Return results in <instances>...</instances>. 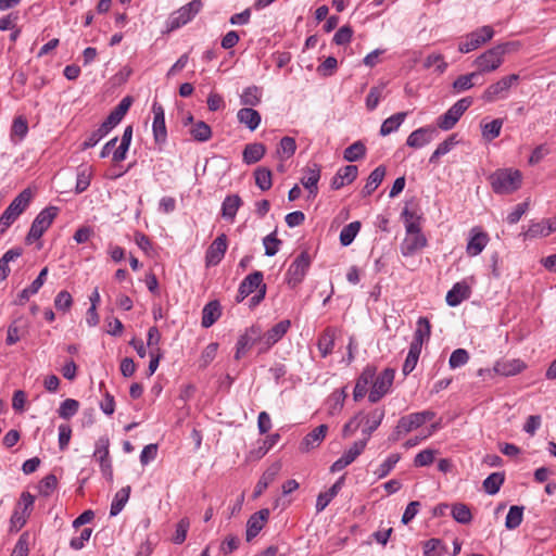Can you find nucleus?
<instances>
[{
    "instance_id": "nucleus-1",
    "label": "nucleus",
    "mask_w": 556,
    "mask_h": 556,
    "mask_svg": "<svg viewBox=\"0 0 556 556\" xmlns=\"http://www.w3.org/2000/svg\"><path fill=\"white\" fill-rule=\"evenodd\" d=\"M489 181L495 193L509 194L521 187L522 174L518 169L502 168L491 174Z\"/></svg>"
},
{
    "instance_id": "nucleus-2",
    "label": "nucleus",
    "mask_w": 556,
    "mask_h": 556,
    "mask_svg": "<svg viewBox=\"0 0 556 556\" xmlns=\"http://www.w3.org/2000/svg\"><path fill=\"white\" fill-rule=\"evenodd\" d=\"M513 46L511 42L497 45L481 53L473 62L477 67L479 76L485 73L496 71L504 62V55L509 51Z\"/></svg>"
},
{
    "instance_id": "nucleus-3",
    "label": "nucleus",
    "mask_w": 556,
    "mask_h": 556,
    "mask_svg": "<svg viewBox=\"0 0 556 556\" xmlns=\"http://www.w3.org/2000/svg\"><path fill=\"white\" fill-rule=\"evenodd\" d=\"M31 198V190L26 188L4 210L0 216V236H2L17 219V217L28 207Z\"/></svg>"
},
{
    "instance_id": "nucleus-4",
    "label": "nucleus",
    "mask_w": 556,
    "mask_h": 556,
    "mask_svg": "<svg viewBox=\"0 0 556 556\" xmlns=\"http://www.w3.org/2000/svg\"><path fill=\"white\" fill-rule=\"evenodd\" d=\"M435 416L432 410H424L412 413L399 419L397 425L393 432V440H399L401 434L408 433L415 429L420 428L427 421H431Z\"/></svg>"
},
{
    "instance_id": "nucleus-5",
    "label": "nucleus",
    "mask_w": 556,
    "mask_h": 556,
    "mask_svg": "<svg viewBox=\"0 0 556 556\" xmlns=\"http://www.w3.org/2000/svg\"><path fill=\"white\" fill-rule=\"evenodd\" d=\"M58 207L48 206L36 216L26 237L27 243H31L42 237L45 231L51 226L54 218L58 216Z\"/></svg>"
},
{
    "instance_id": "nucleus-6",
    "label": "nucleus",
    "mask_w": 556,
    "mask_h": 556,
    "mask_svg": "<svg viewBox=\"0 0 556 556\" xmlns=\"http://www.w3.org/2000/svg\"><path fill=\"white\" fill-rule=\"evenodd\" d=\"M471 104L472 98L470 97L463 98L455 102L444 114L438 118V127L442 130L452 129Z\"/></svg>"
},
{
    "instance_id": "nucleus-7",
    "label": "nucleus",
    "mask_w": 556,
    "mask_h": 556,
    "mask_svg": "<svg viewBox=\"0 0 556 556\" xmlns=\"http://www.w3.org/2000/svg\"><path fill=\"white\" fill-rule=\"evenodd\" d=\"M519 80L518 74H510L502 77L494 84H491L482 93L481 99L484 102L493 103L500 99H505L510 87Z\"/></svg>"
},
{
    "instance_id": "nucleus-8",
    "label": "nucleus",
    "mask_w": 556,
    "mask_h": 556,
    "mask_svg": "<svg viewBox=\"0 0 556 556\" xmlns=\"http://www.w3.org/2000/svg\"><path fill=\"white\" fill-rule=\"evenodd\" d=\"M494 36V30L491 26L485 25L482 26L470 34H468L464 40H462L458 45V50L462 53L471 52L485 42L490 41Z\"/></svg>"
},
{
    "instance_id": "nucleus-9",
    "label": "nucleus",
    "mask_w": 556,
    "mask_h": 556,
    "mask_svg": "<svg viewBox=\"0 0 556 556\" xmlns=\"http://www.w3.org/2000/svg\"><path fill=\"white\" fill-rule=\"evenodd\" d=\"M311 265V256L306 251L301 252L287 270L288 285L295 287L304 279Z\"/></svg>"
},
{
    "instance_id": "nucleus-10",
    "label": "nucleus",
    "mask_w": 556,
    "mask_h": 556,
    "mask_svg": "<svg viewBox=\"0 0 556 556\" xmlns=\"http://www.w3.org/2000/svg\"><path fill=\"white\" fill-rule=\"evenodd\" d=\"M110 439L106 435L96 441L93 457L99 462L102 475L110 481L113 479L112 462L110 459Z\"/></svg>"
},
{
    "instance_id": "nucleus-11",
    "label": "nucleus",
    "mask_w": 556,
    "mask_h": 556,
    "mask_svg": "<svg viewBox=\"0 0 556 556\" xmlns=\"http://www.w3.org/2000/svg\"><path fill=\"white\" fill-rule=\"evenodd\" d=\"M394 376V369L386 368L376 377L375 380H372V388L368 394L369 402L376 403L389 392L393 383Z\"/></svg>"
},
{
    "instance_id": "nucleus-12",
    "label": "nucleus",
    "mask_w": 556,
    "mask_h": 556,
    "mask_svg": "<svg viewBox=\"0 0 556 556\" xmlns=\"http://www.w3.org/2000/svg\"><path fill=\"white\" fill-rule=\"evenodd\" d=\"M202 9L201 0H192L188 4L181 7L169 17V30L179 28L190 22Z\"/></svg>"
},
{
    "instance_id": "nucleus-13",
    "label": "nucleus",
    "mask_w": 556,
    "mask_h": 556,
    "mask_svg": "<svg viewBox=\"0 0 556 556\" xmlns=\"http://www.w3.org/2000/svg\"><path fill=\"white\" fill-rule=\"evenodd\" d=\"M227 251V236L219 235L207 248L205 253V264L207 267L216 266L223 260Z\"/></svg>"
},
{
    "instance_id": "nucleus-14",
    "label": "nucleus",
    "mask_w": 556,
    "mask_h": 556,
    "mask_svg": "<svg viewBox=\"0 0 556 556\" xmlns=\"http://www.w3.org/2000/svg\"><path fill=\"white\" fill-rule=\"evenodd\" d=\"M263 273L255 270L252 274L248 275L240 283L237 301L242 302L247 296H249L254 291H260L262 286H266L263 282Z\"/></svg>"
},
{
    "instance_id": "nucleus-15",
    "label": "nucleus",
    "mask_w": 556,
    "mask_h": 556,
    "mask_svg": "<svg viewBox=\"0 0 556 556\" xmlns=\"http://www.w3.org/2000/svg\"><path fill=\"white\" fill-rule=\"evenodd\" d=\"M152 113H153V137L156 143H164L167 138L166 125H165V113L162 104L159 102H153L152 104Z\"/></svg>"
},
{
    "instance_id": "nucleus-16",
    "label": "nucleus",
    "mask_w": 556,
    "mask_h": 556,
    "mask_svg": "<svg viewBox=\"0 0 556 556\" xmlns=\"http://www.w3.org/2000/svg\"><path fill=\"white\" fill-rule=\"evenodd\" d=\"M270 511L268 508H263L249 518L247 522V541L250 542L253 540L264 528L266 522L268 521Z\"/></svg>"
},
{
    "instance_id": "nucleus-17",
    "label": "nucleus",
    "mask_w": 556,
    "mask_h": 556,
    "mask_svg": "<svg viewBox=\"0 0 556 556\" xmlns=\"http://www.w3.org/2000/svg\"><path fill=\"white\" fill-rule=\"evenodd\" d=\"M291 327V321L289 319H283L273 326L266 333H264V348L260 349V352H265L269 348H271L275 343L280 341L283 336L288 332Z\"/></svg>"
},
{
    "instance_id": "nucleus-18",
    "label": "nucleus",
    "mask_w": 556,
    "mask_h": 556,
    "mask_svg": "<svg viewBox=\"0 0 556 556\" xmlns=\"http://www.w3.org/2000/svg\"><path fill=\"white\" fill-rule=\"evenodd\" d=\"M320 179V166L318 164H312L303 169L301 177V184L308 191L309 197L315 198L318 193V181Z\"/></svg>"
},
{
    "instance_id": "nucleus-19",
    "label": "nucleus",
    "mask_w": 556,
    "mask_h": 556,
    "mask_svg": "<svg viewBox=\"0 0 556 556\" xmlns=\"http://www.w3.org/2000/svg\"><path fill=\"white\" fill-rule=\"evenodd\" d=\"M119 123L116 119H111V115L100 125V127L88 135L81 144L83 150L94 147L102 138H104L114 127Z\"/></svg>"
},
{
    "instance_id": "nucleus-20",
    "label": "nucleus",
    "mask_w": 556,
    "mask_h": 556,
    "mask_svg": "<svg viewBox=\"0 0 556 556\" xmlns=\"http://www.w3.org/2000/svg\"><path fill=\"white\" fill-rule=\"evenodd\" d=\"M328 431L327 425H319L311 432H308L302 440L300 444V450L302 452H309L316 447H318L324 439L326 438Z\"/></svg>"
},
{
    "instance_id": "nucleus-21",
    "label": "nucleus",
    "mask_w": 556,
    "mask_h": 556,
    "mask_svg": "<svg viewBox=\"0 0 556 556\" xmlns=\"http://www.w3.org/2000/svg\"><path fill=\"white\" fill-rule=\"evenodd\" d=\"M281 470V463L276 462L271 464L262 475L258 482L256 483L253 497L257 498L263 492L268 488V485L275 481L276 477L279 475Z\"/></svg>"
},
{
    "instance_id": "nucleus-22",
    "label": "nucleus",
    "mask_w": 556,
    "mask_h": 556,
    "mask_svg": "<svg viewBox=\"0 0 556 556\" xmlns=\"http://www.w3.org/2000/svg\"><path fill=\"white\" fill-rule=\"evenodd\" d=\"M384 418V410L380 408H376L364 416H358V420L364 424L363 433L365 434L364 439L369 440L371 433L381 425Z\"/></svg>"
},
{
    "instance_id": "nucleus-23",
    "label": "nucleus",
    "mask_w": 556,
    "mask_h": 556,
    "mask_svg": "<svg viewBox=\"0 0 556 556\" xmlns=\"http://www.w3.org/2000/svg\"><path fill=\"white\" fill-rule=\"evenodd\" d=\"M471 289L466 281L456 282L446 294L447 305L455 307L470 298Z\"/></svg>"
},
{
    "instance_id": "nucleus-24",
    "label": "nucleus",
    "mask_w": 556,
    "mask_h": 556,
    "mask_svg": "<svg viewBox=\"0 0 556 556\" xmlns=\"http://www.w3.org/2000/svg\"><path fill=\"white\" fill-rule=\"evenodd\" d=\"M358 174L357 166L346 165L341 167L331 179V188L341 189L343 186L353 182Z\"/></svg>"
},
{
    "instance_id": "nucleus-25",
    "label": "nucleus",
    "mask_w": 556,
    "mask_h": 556,
    "mask_svg": "<svg viewBox=\"0 0 556 556\" xmlns=\"http://www.w3.org/2000/svg\"><path fill=\"white\" fill-rule=\"evenodd\" d=\"M376 377V368L375 367H366L361 376L358 377L354 391H353V397L357 402L362 400L367 391L368 386L372 382V380Z\"/></svg>"
},
{
    "instance_id": "nucleus-26",
    "label": "nucleus",
    "mask_w": 556,
    "mask_h": 556,
    "mask_svg": "<svg viewBox=\"0 0 556 556\" xmlns=\"http://www.w3.org/2000/svg\"><path fill=\"white\" fill-rule=\"evenodd\" d=\"M426 244L427 239L424 233L406 235L401 244V252L404 256H410L425 248Z\"/></svg>"
},
{
    "instance_id": "nucleus-27",
    "label": "nucleus",
    "mask_w": 556,
    "mask_h": 556,
    "mask_svg": "<svg viewBox=\"0 0 556 556\" xmlns=\"http://www.w3.org/2000/svg\"><path fill=\"white\" fill-rule=\"evenodd\" d=\"M489 242V237L485 232L473 228L471 230V237L467 243L466 251L470 256L479 255Z\"/></svg>"
},
{
    "instance_id": "nucleus-28",
    "label": "nucleus",
    "mask_w": 556,
    "mask_h": 556,
    "mask_svg": "<svg viewBox=\"0 0 556 556\" xmlns=\"http://www.w3.org/2000/svg\"><path fill=\"white\" fill-rule=\"evenodd\" d=\"M433 131V128L420 127L407 137L406 144L415 149L422 148L432 140Z\"/></svg>"
},
{
    "instance_id": "nucleus-29",
    "label": "nucleus",
    "mask_w": 556,
    "mask_h": 556,
    "mask_svg": "<svg viewBox=\"0 0 556 556\" xmlns=\"http://www.w3.org/2000/svg\"><path fill=\"white\" fill-rule=\"evenodd\" d=\"M344 483V476L340 477L332 486H330L326 492L320 493L317 496L316 501V510L317 513L323 511L329 503L337 496L340 492Z\"/></svg>"
},
{
    "instance_id": "nucleus-30",
    "label": "nucleus",
    "mask_w": 556,
    "mask_h": 556,
    "mask_svg": "<svg viewBox=\"0 0 556 556\" xmlns=\"http://www.w3.org/2000/svg\"><path fill=\"white\" fill-rule=\"evenodd\" d=\"M237 118L240 124H243L248 129L254 131L261 124V114L252 108H242L237 113Z\"/></svg>"
},
{
    "instance_id": "nucleus-31",
    "label": "nucleus",
    "mask_w": 556,
    "mask_h": 556,
    "mask_svg": "<svg viewBox=\"0 0 556 556\" xmlns=\"http://www.w3.org/2000/svg\"><path fill=\"white\" fill-rule=\"evenodd\" d=\"M526 368V364L521 359H504L497 362L494 369L502 376H515Z\"/></svg>"
},
{
    "instance_id": "nucleus-32",
    "label": "nucleus",
    "mask_w": 556,
    "mask_h": 556,
    "mask_svg": "<svg viewBox=\"0 0 556 556\" xmlns=\"http://www.w3.org/2000/svg\"><path fill=\"white\" fill-rule=\"evenodd\" d=\"M430 334L431 326L428 318L420 317L417 320V328L414 332V338L410 345L421 350L424 342L429 340Z\"/></svg>"
},
{
    "instance_id": "nucleus-33",
    "label": "nucleus",
    "mask_w": 556,
    "mask_h": 556,
    "mask_svg": "<svg viewBox=\"0 0 556 556\" xmlns=\"http://www.w3.org/2000/svg\"><path fill=\"white\" fill-rule=\"evenodd\" d=\"M265 153L266 148L263 143H249L243 149L242 159L245 164L251 165L261 161Z\"/></svg>"
},
{
    "instance_id": "nucleus-34",
    "label": "nucleus",
    "mask_w": 556,
    "mask_h": 556,
    "mask_svg": "<svg viewBox=\"0 0 556 556\" xmlns=\"http://www.w3.org/2000/svg\"><path fill=\"white\" fill-rule=\"evenodd\" d=\"M222 315V308L218 301H211L208 302L202 309V327L208 328L214 323L217 321V319Z\"/></svg>"
},
{
    "instance_id": "nucleus-35",
    "label": "nucleus",
    "mask_w": 556,
    "mask_h": 556,
    "mask_svg": "<svg viewBox=\"0 0 556 556\" xmlns=\"http://www.w3.org/2000/svg\"><path fill=\"white\" fill-rule=\"evenodd\" d=\"M27 326L22 318L13 320L8 327L5 343L13 345L26 333Z\"/></svg>"
},
{
    "instance_id": "nucleus-36",
    "label": "nucleus",
    "mask_w": 556,
    "mask_h": 556,
    "mask_svg": "<svg viewBox=\"0 0 556 556\" xmlns=\"http://www.w3.org/2000/svg\"><path fill=\"white\" fill-rule=\"evenodd\" d=\"M241 205L242 200L238 194L227 195L222 204V216L233 220Z\"/></svg>"
},
{
    "instance_id": "nucleus-37",
    "label": "nucleus",
    "mask_w": 556,
    "mask_h": 556,
    "mask_svg": "<svg viewBox=\"0 0 556 556\" xmlns=\"http://www.w3.org/2000/svg\"><path fill=\"white\" fill-rule=\"evenodd\" d=\"M407 116V112H399L383 121L380 127V135L386 137L396 131Z\"/></svg>"
},
{
    "instance_id": "nucleus-38",
    "label": "nucleus",
    "mask_w": 556,
    "mask_h": 556,
    "mask_svg": "<svg viewBox=\"0 0 556 556\" xmlns=\"http://www.w3.org/2000/svg\"><path fill=\"white\" fill-rule=\"evenodd\" d=\"M386 175V167L380 165L376 167L368 176L366 185L363 188V194L370 195L382 182Z\"/></svg>"
},
{
    "instance_id": "nucleus-39",
    "label": "nucleus",
    "mask_w": 556,
    "mask_h": 556,
    "mask_svg": "<svg viewBox=\"0 0 556 556\" xmlns=\"http://www.w3.org/2000/svg\"><path fill=\"white\" fill-rule=\"evenodd\" d=\"M23 254L22 248H13L8 250L0 258V282L10 274L9 263L18 258Z\"/></svg>"
},
{
    "instance_id": "nucleus-40",
    "label": "nucleus",
    "mask_w": 556,
    "mask_h": 556,
    "mask_svg": "<svg viewBox=\"0 0 556 556\" xmlns=\"http://www.w3.org/2000/svg\"><path fill=\"white\" fill-rule=\"evenodd\" d=\"M130 491H131L130 486L127 485V486L122 488L115 494V496L112 501V504H111V508H110L111 516H117L123 510L124 506L126 505V503L129 500Z\"/></svg>"
},
{
    "instance_id": "nucleus-41",
    "label": "nucleus",
    "mask_w": 556,
    "mask_h": 556,
    "mask_svg": "<svg viewBox=\"0 0 556 556\" xmlns=\"http://www.w3.org/2000/svg\"><path fill=\"white\" fill-rule=\"evenodd\" d=\"M28 132V124L25 117L17 116L14 118L12 127H11V134L10 138L11 141L14 143L20 142L23 140Z\"/></svg>"
},
{
    "instance_id": "nucleus-42",
    "label": "nucleus",
    "mask_w": 556,
    "mask_h": 556,
    "mask_svg": "<svg viewBox=\"0 0 556 556\" xmlns=\"http://www.w3.org/2000/svg\"><path fill=\"white\" fill-rule=\"evenodd\" d=\"M318 350L323 357L328 356L332 353L334 348V332L332 329L327 328L318 339Z\"/></svg>"
},
{
    "instance_id": "nucleus-43",
    "label": "nucleus",
    "mask_w": 556,
    "mask_h": 556,
    "mask_svg": "<svg viewBox=\"0 0 556 556\" xmlns=\"http://www.w3.org/2000/svg\"><path fill=\"white\" fill-rule=\"evenodd\" d=\"M504 480L505 475L503 472H493L483 481V489L488 494L494 495L500 491Z\"/></svg>"
},
{
    "instance_id": "nucleus-44",
    "label": "nucleus",
    "mask_w": 556,
    "mask_h": 556,
    "mask_svg": "<svg viewBox=\"0 0 556 556\" xmlns=\"http://www.w3.org/2000/svg\"><path fill=\"white\" fill-rule=\"evenodd\" d=\"M361 229V222L355 220L344 226L340 232V243L343 247L350 245Z\"/></svg>"
},
{
    "instance_id": "nucleus-45",
    "label": "nucleus",
    "mask_w": 556,
    "mask_h": 556,
    "mask_svg": "<svg viewBox=\"0 0 556 556\" xmlns=\"http://www.w3.org/2000/svg\"><path fill=\"white\" fill-rule=\"evenodd\" d=\"M366 155V147L362 141H355L343 152V159L348 162H356Z\"/></svg>"
},
{
    "instance_id": "nucleus-46",
    "label": "nucleus",
    "mask_w": 556,
    "mask_h": 556,
    "mask_svg": "<svg viewBox=\"0 0 556 556\" xmlns=\"http://www.w3.org/2000/svg\"><path fill=\"white\" fill-rule=\"evenodd\" d=\"M262 89L257 86L247 87L240 96L241 104L255 106L261 102Z\"/></svg>"
},
{
    "instance_id": "nucleus-47",
    "label": "nucleus",
    "mask_w": 556,
    "mask_h": 556,
    "mask_svg": "<svg viewBox=\"0 0 556 556\" xmlns=\"http://www.w3.org/2000/svg\"><path fill=\"white\" fill-rule=\"evenodd\" d=\"M523 517V506L514 505L509 508L505 520V527L514 530L520 526Z\"/></svg>"
},
{
    "instance_id": "nucleus-48",
    "label": "nucleus",
    "mask_w": 556,
    "mask_h": 556,
    "mask_svg": "<svg viewBox=\"0 0 556 556\" xmlns=\"http://www.w3.org/2000/svg\"><path fill=\"white\" fill-rule=\"evenodd\" d=\"M255 184L262 190L266 191L271 188V172L266 167H258L254 172Z\"/></svg>"
},
{
    "instance_id": "nucleus-49",
    "label": "nucleus",
    "mask_w": 556,
    "mask_h": 556,
    "mask_svg": "<svg viewBox=\"0 0 556 556\" xmlns=\"http://www.w3.org/2000/svg\"><path fill=\"white\" fill-rule=\"evenodd\" d=\"M79 409V402L74 399L64 400L58 409L59 417L70 419L77 414Z\"/></svg>"
},
{
    "instance_id": "nucleus-50",
    "label": "nucleus",
    "mask_w": 556,
    "mask_h": 556,
    "mask_svg": "<svg viewBox=\"0 0 556 556\" xmlns=\"http://www.w3.org/2000/svg\"><path fill=\"white\" fill-rule=\"evenodd\" d=\"M190 134L194 140L204 142L211 139L212 129L205 122L200 121L193 125Z\"/></svg>"
},
{
    "instance_id": "nucleus-51",
    "label": "nucleus",
    "mask_w": 556,
    "mask_h": 556,
    "mask_svg": "<svg viewBox=\"0 0 556 556\" xmlns=\"http://www.w3.org/2000/svg\"><path fill=\"white\" fill-rule=\"evenodd\" d=\"M452 516L457 522L463 525H468L472 519L469 507L463 503H457L452 506Z\"/></svg>"
},
{
    "instance_id": "nucleus-52",
    "label": "nucleus",
    "mask_w": 556,
    "mask_h": 556,
    "mask_svg": "<svg viewBox=\"0 0 556 556\" xmlns=\"http://www.w3.org/2000/svg\"><path fill=\"white\" fill-rule=\"evenodd\" d=\"M503 126V121L501 118H495L490 123H486L482 126V136L486 141H492L497 138L501 134V129Z\"/></svg>"
},
{
    "instance_id": "nucleus-53",
    "label": "nucleus",
    "mask_w": 556,
    "mask_h": 556,
    "mask_svg": "<svg viewBox=\"0 0 556 556\" xmlns=\"http://www.w3.org/2000/svg\"><path fill=\"white\" fill-rule=\"evenodd\" d=\"M479 76V73L472 72L466 75L458 76L453 83V88L457 92L466 91L473 87V79Z\"/></svg>"
},
{
    "instance_id": "nucleus-54",
    "label": "nucleus",
    "mask_w": 556,
    "mask_h": 556,
    "mask_svg": "<svg viewBox=\"0 0 556 556\" xmlns=\"http://www.w3.org/2000/svg\"><path fill=\"white\" fill-rule=\"evenodd\" d=\"M420 353H421L420 349L409 345V351H408V354L406 356V359H405L403 368H402L404 376H407L415 369V367L418 363Z\"/></svg>"
},
{
    "instance_id": "nucleus-55",
    "label": "nucleus",
    "mask_w": 556,
    "mask_h": 556,
    "mask_svg": "<svg viewBox=\"0 0 556 556\" xmlns=\"http://www.w3.org/2000/svg\"><path fill=\"white\" fill-rule=\"evenodd\" d=\"M345 397H346V392H345L344 388L341 390L334 391L330 395L329 401H328L330 403V408H329L330 415H334L342 409Z\"/></svg>"
},
{
    "instance_id": "nucleus-56",
    "label": "nucleus",
    "mask_w": 556,
    "mask_h": 556,
    "mask_svg": "<svg viewBox=\"0 0 556 556\" xmlns=\"http://www.w3.org/2000/svg\"><path fill=\"white\" fill-rule=\"evenodd\" d=\"M367 439L354 442V444L343 453L342 457L351 465L365 450Z\"/></svg>"
},
{
    "instance_id": "nucleus-57",
    "label": "nucleus",
    "mask_w": 556,
    "mask_h": 556,
    "mask_svg": "<svg viewBox=\"0 0 556 556\" xmlns=\"http://www.w3.org/2000/svg\"><path fill=\"white\" fill-rule=\"evenodd\" d=\"M400 458V454L389 455L387 459L375 471L377 477L379 479L387 477L390 473V471L395 467Z\"/></svg>"
},
{
    "instance_id": "nucleus-58",
    "label": "nucleus",
    "mask_w": 556,
    "mask_h": 556,
    "mask_svg": "<svg viewBox=\"0 0 556 556\" xmlns=\"http://www.w3.org/2000/svg\"><path fill=\"white\" fill-rule=\"evenodd\" d=\"M383 89H384L383 85L375 86V87L370 88V90L366 97V108L368 111H374L378 106V104L383 96Z\"/></svg>"
},
{
    "instance_id": "nucleus-59",
    "label": "nucleus",
    "mask_w": 556,
    "mask_h": 556,
    "mask_svg": "<svg viewBox=\"0 0 556 556\" xmlns=\"http://www.w3.org/2000/svg\"><path fill=\"white\" fill-rule=\"evenodd\" d=\"M281 240L277 238V231L267 235L263 239V244L265 248V255L267 256H274L278 251L279 247L281 244Z\"/></svg>"
},
{
    "instance_id": "nucleus-60",
    "label": "nucleus",
    "mask_w": 556,
    "mask_h": 556,
    "mask_svg": "<svg viewBox=\"0 0 556 556\" xmlns=\"http://www.w3.org/2000/svg\"><path fill=\"white\" fill-rule=\"evenodd\" d=\"M546 220L542 219L541 222L533 223L529 226L528 230L525 232L526 238H539V237H547L549 236V230L546 229Z\"/></svg>"
},
{
    "instance_id": "nucleus-61",
    "label": "nucleus",
    "mask_w": 556,
    "mask_h": 556,
    "mask_svg": "<svg viewBox=\"0 0 556 556\" xmlns=\"http://www.w3.org/2000/svg\"><path fill=\"white\" fill-rule=\"evenodd\" d=\"M91 180V170L89 167H80L77 173V181H76V193H81L88 189Z\"/></svg>"
},
{
    "instance_id": "nucleus-62",
    "label": "nucleus",
    "mask_w": 556,
    "mask_h": 556,
    "mask_svg": "<svg viewBox=\"0 0 556 556\" xmlns=\"http://www.w3.org/2000/svg\"><path fill=\"white\" fill-rule=\"evenodd\" d=\"M132 103V98L127 96L121 100L116 108L110 113L111 119H116L118 123L123 119Z\"/></svg>"
},
{
    "instance_id": "nucleus-63",
    "label": "nucleus",
    "mask_w": 556,
    "mask_h": 556,
    "mask_svg": "<svg viewBox=\"0 0 556 556\" xmlns=\"http://www.w3.org/2000/svg\"><path fill=\"white\" fill-rule=\"evenodd\" d=\"M280 440L279 433L269 434L263 442L262 445L254 452H252L256 458L263 457L271 447H274Z\"/></svg>"
},
{
    "instance_id": "nucleus-64",
    "label": "nucleus",
    "mask_w": 556,
    "mask_h": 556,
    "mask_svg": "<svg viewBox=\"0 0 556 556\" xmlns=\"http://www.w3.org/2000/svg\"><path fill=\"white\" fill-rule=\"evenodd\" d=\"M58 484L56 477L54 475L46 476L38 485L39 492L43 496H50L51 493L55 490Z\"/></svg>"
}]
</instances>
